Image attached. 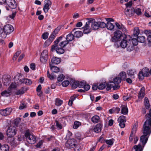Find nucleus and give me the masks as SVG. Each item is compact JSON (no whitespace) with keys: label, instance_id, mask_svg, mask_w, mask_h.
<instances>
[{"label":"nucleus","instance_id":"4be33fe9","mask_svg":"<svg viewBox=\"0 0 151 151\" xmlns=\"http://www.w3.org/2000/svg\"><path fill=\"white\" fill-rule=\"evenodd\" d=\"M128 75L132 78H134V75L136 73V71L134 70L130 69L127 71Z\"/></svg>","mask_w":151,"mask_h":151},{"label":"nucleus","instance_id":"13d9d810","mask_svg":"<svg viewBox=\"0 0 151 151\" xmlns=\"http://www.w3.org/2000/svg\"><path fill=\"white\" fill-rule=\"evenodd\" d=\"M99 26V28H104L106 27V24L104 22H98Z\"/></svg>","mask_w":151,"mask_h":151},{"label":"nucleus","instance_id":"2eb2a0df","mask_svg":"<svg viewBox=\"0 0 151 151\" xmlns=\"http://www.w3.org/2000/svg\"><path fill=\"white\" fill-rule=\"evenodd\" d=\"M141 140V139H140ZM140 141H141L140 140ZM141 142L142 143L143 145V146L142 147V145L140 144H139L138 145H134L133 148H132V150H134L135 151H142L143 150V148L146 143L145 144L144 143H143L141 141Z\"/></svg>","mask_w":151,"mask_h":151},{"label":"nucleus","instance_id":"c9c22d12","mask_svg":"<svg viewBox=\"0 0 151 151\" xmlns=\"http://www.w3.org/2000/svg\"><path fill=\"white\" fill-rule=\"evenodd\" d=\"M63 101L60 99L59 98L56 99L55 101V105L57 106H60L63 103Z\"/></svg>","mask_w":151,"mask_h":151},{"label":"nucleus","instance_id":"58836bf2","mask_svg":"<svg viewBox=\"0 0 151 151\" xmlns=\"http://www.w3.org/2000/svg\"><path fill=\"white\" fill-rule=\"evenodd\" d=\"M74 36L76 37H79L82 36L83 34L81 31L78 30L74 32Z\"/></svg>","mask_w":151,"mask_h":151},{"label":"nucleus","instance_id":"69168bd1","mask_svg":"<svg viewBox=\"0 0 151 151\" xmlns=\"http://www.w3.org/2000/svg\"><path fill=\"white\" fill-rule=\"evenodd\" d=\"M138 76L139 79L142 80L143 79L144 77L145 76L144 75V74L142 71H141L139 72Z\"/></svg>","mask_w":151,"mask_h":151},{"label":"nucleus","instance_id":"a18cd8bd","mask_svg":"<svg viewBox=\"0 0 151 151\" xmlns=\"http://www.w3.org/2000/svg\"><path fill=\"white\" fill-rule=\"evenodd\" d=\"M118 122H126L125 117L123 115L120 116L118 118Z\"/></svg>","mask_w":151,"mask_h":151},{"label":"nucleus","instance_id":"052dcab7","mask_svg":"<svg viewBox=\"0 0 151 151\" xmlns=\"http://www.w3.org/2000/svg\"><path fill=\"white\" fill-rule=\"evenodd\" d=\"M85 84H86V82L84 81H81L80 82L78 81V87L79 88H83Z\"/></svg>","mask_w":151,"mask_h":151},{"label":"nucleus","instance_id":"09e8293b","mask_svg":"<svg viewBox=\"0 0 151 151\" xmlns=\"http://www.w3.org/2000/svg\"><path fill=\"white\" fill-rule=\"evenodd\" d=\"M47 76L48 78H49L51 80L53 79L56 77L55 76L53 75L52 73L50 74L49 73V70L47 71Z\"/></svg>","mask_w":151,"mask_h":151},{"label":"nucleus","instance_id":"de8ad7c7","mask_svg":"<svg viewBox=\"0 0 151 151\" xmlns=\"http://www.w3.org/2000/svg\"><path fill=\"white\" fill-rule=\"evenodd\" d=\"M131 42L132 43L133 45V46L134 47V45H136L138 44V40H137V39L136 38H134L133 39H131Z\"/></svg>","mask_w":151,"mask_h":151},{"label":"nucleus","instance_id":"72a5a7b5","mask_svg":"<svg viewBox=\"0 0 151 151\" xmlns=\"http://www.w3.org/2000/svg\"><path fill=\"white\" fill-rule=\"evenodd\" d=\"M139 33V28L137 27H135L133 33V35L134 36V37L137 38Z\"/></svg>","mask_w":151,"mask_h":151},{"label":"nucleus","instance_id":"8fccbe9b","mask_svg":"<svg viewBox=\"0 0 151 151\" xmlns=\"http://www.w3.org/2000/svg\"><path fill=\"white\" fill-rule=\"evenodd\" d=\"M32 83V81L30 79L25 78L24 83L27 85H30Z\"/></svg>","mask_w":151,"mask_h":151},{"label":"nucleus","instance_id":"bf43d9fd","mask_svg":"<svg viewBox=\"0 0 151 151\" xmlns=\"http://www.w3.org/2000/svg\"><path fill=\"white\" fill-rule=\"evenodd\" d=\"M21 121V119L20 118L18 117L16 118L14 120V124L16 126L18 127L19 123Z\"/></svg>","mask_w":151,"mask_h":151},{"label":"nucleus","instance_id":"37998d69","mask_svg":"<svg viewBox=\"0 0 151 151\" xmlns=\"http://www.w3.org/2000/svg\"><path fill=\"white\" fill-rule=\"evenodd\" d=\"M81 125V124L80 122L78 121H76L74 122L73 128L74 129H77L79 126H80Z\"/></svg>","mask_w":151,"mask_h":151},{"label":"nucleus","instance_id":"3c124183","mask_svg":"<svg viewBox=\"0 0 151 151\" xmlns=\"http://www.w3.org/2000/svg\"><path fill=\"white\" fill-rule=\"evenodd\" d=\"M0 37L3 38H6V34L4 33V29L1 28H0Z\"/></svg>","mask_w":151,"mask_h":151},{"label":"nucleus","instance_id":"f704fd0d","mask_svg":"<svg viewBox=\"0 0 151 151\" xmlns=\"http://www.w3.org/2000/svg\"><path fill=\"white\" fill-rule=\"evenodd\" d=\"M9 147L7 145H3L0 148V151H9Z\"/></svg>","mask_w":151,"mask_h":151},{"label":"nucleus","instance_id":"9d476101","mask_svg":"<svg viewBox=\"0 0 151 151\" xmlns=\"http://www.w3.org/2000/svg\"><path fill=\"white\" fill-rule=\"evenodd\" d=\"M125 9V14L127 17H131L134 15V9L132 8L130 9Z\"/></svg>","mask_w":151,"mask_h":151},{"label":"nucleus","instance_id":"1a4fd4ad","mask_svg":"<svg viewBox=\"0 0 151 151\" xmlns=\"http://www.w3.org/2000/svg\"><path fill=\"white\" fill-rule=\"evenodd\" d=\"M12 111V109L7 108L5 109L0 110V114L3 116H6L9 115Z\"/></svg>","mask_w":151,"mask_h":151},{"label":"nucleus","instance_id":"c85d7f7f","mask_svg":"<svg viewBox=\"0 0 151 151\" xmlns=\"http://www.w3.org/2000/svg\"><path fill=\"white\" fill-rule=\"evenodd\" d=\"M142 72L144 74V75L146 77H148L150 74V71L149 69L147 68H145L142 70Z\"/></svg>","mask_w":151,"mask_h":151},{"label":"nucleus","instance_id":"7ed1b4c3","mask_svg":"<svg viewBox=\"0 0 151 151\" xmlns=\"http://www.w3.org/2000/svg\"><path fill=\"white\" fill-rule=\"evenodd\" d=\"M62 36H60L54 42V44L52 46L51 49V51H53L55 50L56 52L59 54H61L64 52L65 51L63 48L57 47H58V44L60 41L62 40Z\"/></svg>","mask_w":151,"mask_h":151},{"label":"nucleus","instance_id":"a19ab883","mask_svg":"<svg viewBox=\"0 0 151 151\" xmlns=\"http://www.w3.org/2000/svg\"><path fill=\"white\" fill-rule=\"evenodd\" d=\"M137 40L138 42L141 43L144 42L145 41V37L143 36H137Z\"/></svg>","mask_w":151,"mask_h":151},{"label":"nucleus","instance_id":"b1692460","mask_svg":"<svg viewBox=\"0 0 151 151\" xmlns=\"http://www.w3.org/2000/svg\"><path fill=\"white\" fill-rule=\"evenodd\" d=\"M11 92V90L9 89L8 90H6L2 92L1 93V94L3 96L8 97L10 96Z\"/></svg>","mask_w":151,"mask_h":151},{"label":"nucleus","instance_id":"c756f323","mask_svg":"<svg viewBox=\"0 0 151 151\" xmlns=\"http://www.w3.org/2000/svg\"><path fill=\"white\" fill-rule=\"evenodd\" d=\"M74 35L72 33H70L68 34L66 37V40L68 41H71L74 40Z\"/></svg>","mask_w":151,"mask_h":151},{"label":"nucleus","instance_id":"aec40b11","mask_svg":"<svg viewBox=\"0 0 151 151\" xmlns=\"http://www.w3.org/2000/svg\"><path fill=\"white\" fill-rule=\"evenodd\" d=\"M102 125L100 124H98L94 127L93 130L95 132L98 133L100 132L101 130Z\"/></svg>","mask_w":151,"mask_h":151},{"label":"nucleus","instance_id":"79ce46f5","mask_svg":"<svg viewBox=\"0 0 151 151\" xmlns=\"http://www.w3.org/2000/svg\"><path fill=\"white\" fill-rule=\"evenodd\" d=\"M106 143L108 145V147H109L112 145L114 142V140L112 139L106 140L105 141Z\"/></svg>","mask_w":151,"mask_h":151},{"label":"nucleus","instance_id":"9b49d317","mask_svg":"<svg viewBox=\"0 0 151 151\" xmlns=\"http://www.w3.org/2000/svg\"><path fill=\"white\" fill-rule=\"evenodd\" d=\"M65 145L68 148H70L74 147L76 144L73 140L69 139L66 142Z\"/></svg>","mask_w":151,"mask_h":151},{"label":"nucleus","instance_id":"cd10ccee","mask_svg":"<svg viewBox=\"0 0 151 151\" xmlns=\"http://www.w3.org/2000/svg\"><path fill=\"white\" fill-rule=\"evenodd\" d=\"M144 91V87L142 88L140 91L138 95L139 98L142 99L144 97L145 95Z\"/></svg>","mask_w":151,"mask_h":151},{"label":"nucleus","instance_id":"6e6d98bb","mask_svg":"<svg viewBox=\"0 0 151 151\" xmlns=\"http://www.w3.org/2000/svg\"><path fill=\"white\" fill-rule=\"evenodd\" d=\"M76 98V97H74L73 96H71L70 98L68 103V105L69 106H71L72 105L73 101Z\"/></svg>","mask_w":151,"mask_h":151},{"label":"nucleus","instance_id":"f3484780","mask_svg":"<svg viewBox=\"0 0 151 151\" xmlns=\"http://www.w3.org/2000/svg\"><path fill=\"white\" fill-rule=\"evenodd\" d=\"M78 81H76L73 79H71L70 84L71 85L72 89H75L78 87Z\"/></svg>","mask_w":151,"mask_h":151},{"label":"nucleus","instance_id":"c03bdc74","mask_svg":"<svg viewBox=\"0 0 151 151\" xmlns=\"http://www.w3.org/2000/svg\"><path fill=\"white\" fill-rule=\"evenodd\" d=\"M48 52L47 50H44L41 53V56L44 57L45 58H48Z\"/></svg>","mask_w":151,"mask_h":151},{"label":"nucleus","instance_id":"5701e85b","mask_svg":"<svg viewBox=\"0 0 151 151\" xmlns=\"http://www.w3.org/2000/svg\"><path fill=\"white\" fill-rule=\"evenodd\" d=\"M27 90V88L24 87H22L16 92V94L17 95L22 94H24L25 93V92Z\"/></svg>","mask_w":151,"mask_h":151},{"label":"nucleus","instance_id":"a211bd4d","mask_svg":"<svg viewBox=\"0 0 151 151\" xmlns=\"http://www.w3.org/2000/svg\"><path fill=\"white\" fill-rule=\"evenodd\" d=\"M113 81H111L108 83H106V86L107 87L106 88V90L107 91H109L110 90L111 88H113L114 89L116 90L117 89L116 88L115 86H114L113 83Z\"/></svg>","mask_w":151,"mask_h":151},{"label":"nucleus","instance_id":"6ab92c4d","mask_svg":"<svg viewBox=\"0 0 151 151\" xmlns=\"http://www.w3.org/2000/svg\"><path fill=\"white\" fill-rule=\"evenodd\" d=\"M51 61L53 64L57 65L60 63L61 62V59L55 57H53L51 59Z\"/></svg>","mask_w":151,"mask_h":151},{"label":"nucleus","instance_id":"6e6552de","mask_svg":"<svg viewBox=\"0 0 151 151\" xmlns=\"http://www.w3.org/2000/svg\"><path fill=\"white\" fill-rule=\"evenodd\" d=\"M5 3L11 9H14L17 7V4L15 0H5Z\"/></svg>","mask_w":151,"mask_h":151},{"label":"nucleus","instance_id":"412c9836","mask_svg":"<svg viewBox=\"0 0 151 151\" xmlns=\"http://www.w3.org/2000/svg\"><path fill=\"white\" fill-rule=\"evenodd\" d=\"M15 138L14 137H7L6 139L7 142L12 145L15 144Z\"/></svg>","mask_w":151,"mask_h":151},{"label":"nucleus","instance_id":"393cba45","mask_svg":"<svg viewBox=\"0 0 151 151\" xmlns=\"http://www.w3.org/2000/svg\"><path fill=\"white\" fill-rule=\"evenodd\" d=\"M121 113L123 114H127L128 112V109L127 106L124 105H122L121 106Z\"/></svg>","mask_w":151,"mask_h":151},{"label":"nucleus","instance_id":"dca6fc26","mask_svg":"<svg viewBox=\"0 0 151 151\" xmlns=\"http://www.w3.org/2000/svg\"><path fill=\"white\" fill-rule=\"evenodd\" d=\"M90 23H91V26L92 29L93 30L97 29L99 28V22H92L91 20Z\"/></svg>","mask_w":151,"mask_h":151},{"label":"nucleus","instance_id":"e433bc0d","mask_svg":"<svg viewBox=\"0 0 151 151\" xmlns=\"http://www.w3.org/2000/svg\"><path fill=\"white\" fill-rule=\"evenodd\" d=\"M114 26L110 22H107L106 23V27L108 29L112 30L114 28Z\"/></svg>","mask_w":151,"mask_h":151},{"label":"nucleus","instance_id":"4468645a","mask_svg":"<svg viewBox=\"0 0 151 151\" xmlns=\"http://www.w3.org/2000/svg\"><path fill=\"white\" fill-rule=\"evenodd\" d=\"M121 80L119 78V77H116L114 78L113 79V83L114 84V86H115L116 88L118 89L119 88V83H120L121 82Z\"/></svg>","mask_w":151,"mask_h":151},{"label":"nucleus","instance_id":"4c0bfd02","mask_svg":"<svg viewBox=\"0 0 151 151\" xmlns=\"http://www.w3.org/2000/svg\"><path fill=\"white\" fill-rule=\"evenodd\" d=\"M100 119L99 117L97 115L93 116L91 118V121L94 123H97L99 122Z\"/></svg>","mask_w":151,"mask_h":151},{"label":"nucleus","instance_id":"20e7f679","mask_svg":"<svg viewBox=\"0 0 151 151\" xmlns=\"http://www.w3.org/2000/svg\"><path fill=\"white\" fill-rule=\"evenodd\" d=\"M25 136L28 142L31 144H34L36 142V138L35 136L31 134L29 130H27L25 134Z\"/></svg>","mask_w":151,"mask_h":151},{"label":"nucleus","instance_id":"e2e57ef3","mask_svg":"<svg viewBox=\"0 0 151 151\" xmlns=\"http://www.w3.org/2000/svg\"><path fill=\"white\" fill-rule=\"evenodd\" d=\"M52 42L49 39L47 40L44 43V46L45 47H46L49 46Z\"/></svg>","mask_w":151,"mask_h":151},{"label":"nucleus","instance_id":"5fc2aeb1","mask_svg":"<svg viewBox=\"0 0 151 151\" xmlns=\"http://www.w3.org/2000/svg\"><path fill=\"white\" fill-rule=\"evenodd\" d=\"M21 53V51H18L16 52L15 54L14 55L13 57V59L14 60H16L17 57Z\"/></svg>","mask_w":151,"mask_h":151},{"label":"nucleus","instance_id":"a878e982","mask_svg":"<svg viewBox=\"0 0 151 151\" xmlns=\"http://www.w3.org/2000/svg\"><path fill=\"white\" fill-rule=\"evenodd\" d=\"M119 78L121 80L125 81L127 77L126 73L124 71L121 72L119 75Z\"/></svg>","mask_w":151,"mask_h":151},{"label":"nucleus","instance_id":"2f4dec72","mask_svg":"<svg viewBox=\"0 0 151 151\" xmlns=\"http://www.w3.org/2000/svg\"><path fill=\"white\" fill-rule=\"evenodd\" d=\"M144 103L146 109H148L150 108V104L149 101L147 98L145 97V98Z\"/></svg>","mask_w":151,"mask_h":151},{"label":"nucleus","instance_id":"473e14b6","mask_svg":"<svg viewBox=\"0 0 151 151\" xmlns=\"http://www.w3.org/2000/svg\"><path fill=\"white\" fill-rule=\"evenodd\" d=\"M98 89L99 90H103L104 89L106 86V82L101 83H98Z\"/></svg>","mask_w":151,"mask_h":151},{"label":"nucleus","instance_id":"4d7b16f0","mask_svg":"<svg viewBox=\"0 0 151 151\" xmlns=\"http://www.w3.org/2000/svg\"><path fill=\"white\" fill-rule=\"evenodd\" d=\"M65 78V76L63 74H60L57 78V80L58 82H60L63 81Z\"/></svg>","mask_w":151,"mask_h":151},{"label":"nucleus","instance_id":"bb28decb","mask_svg":"<svg viewBox=\"0 0 151 151\" xmlns=\"http://www.w3.org/2000/svg\"><path fill=\"white\" fill-rule=\"evenodd\" d=\"M50 69L53 72L58 73L60 69L58 67L52 66L51 64H50Z\"/></svg>","mask_w":151,"mask_h":151},{"label":"nucleus","instance_id":"0eeeda50","mask_svg":"<svg viewBox=\"0 0 151 151\" xmlns=\"http://www.w3.org/2000/svg\"><path fill=\"white\" fill-rule=\"evenodd\" d=\"M3 29L4 33L6 34V37L7 34H10L13 31L14 29L11 25L7 24L4 26Z\"/></svg>","mask_w":151,"mask_h":151},{"label":"nucleus","instance_id":"f257e3e1","mask_svg":"<svg viewBox=\"0 0 151 151\" xmlns=\"http://www.w3.org/2000/svg\"><path fill=\"white\" fill-rule=\"evenodd\" d=\"M149 112L148 118L143 125V135L141 137V141L145 144L147 142L149 136L151 133V109Z\"/></svg>","mask_w":151,"mask_h":151},{"label":"nucleus","instance_id":"7c9ffc66","mask_svg":"<svg viewBox=\"0 0 151 151\" xmlns=\"http://www.w3.org/2000/svg\"><path fill=\"white\" fill-rule=\"evenodd\" d=\"M145 34L148 35L147 40L148 42H151V31L150 30H145Z\"/></svg>","mask_w":151,"mask_h":151},{"label":"nucleus","instance_id":"603ef678","mask_svg":"<svg viewBox=\"0 0 151 151\" xmlns=\"http://www.w3.org/2000/svg\"><path fill=\"white\" fill-rule=\"evenodd\" d=\"M132 1H130L129 2L126 4L125 5L126 6V8L125 9H129V8H130V9L134 8L132 6Z\"/></svg>","mask_w":151,"mask_h":151},{"label":"nucleus","instance_id":"f03ea898","mask_svg":"<svg viewBox=\"0 0 151 151\" xmlns=\"http://www.w3.org/2000/svg\"><path fill=\"white\" fill-rule=\"evenodd\" d=\"M129 36H126L123 38L119 43L120 46L123 48H126L127 51H131L134 49V47L132 43L131 40L129 39Z\"/></svg>","mask_w":151,"mask_h":151},{"label":"nucleus","instance_id":"49530a36","mask_svg":"<svg viewBox=\"0 0 151 151\" xmlns=\"http://www.w3.org/2000/svg\"><path fill=\"white\" fill-rule=\"evenodd\" d=\"M68 43V41L66 40L62 41L60 42L59 45V46L63 48L65 47L66 45Z\"/></svg>","mask_w":151,"mask_h":151},{"label":"nucleus","instance_id":"ea45409f","mask_svg":"<svg viewBox=\"0 0 151 151\" xmlns=\"http://www.w3.org/2000/svg\"><path fill=\"white\" fill-rule=\"evenodd\" d=\"M116 25L118 29L122 30V31L124 32H125L126 31V29L122 24L120 25L118 23H116Z\"/></svg>","mask_w":151,"mask_h":151},{"label":"nucleus","instance_id":"680f3d73","mask_svg":"<svg viewBox=\"0 0 151 151\" xmlns=\"http://www.w3.org/2000/svg\"><path fill=\"white\" fill-rule=\"evenodd\" d=\"M70 83V82L68 80L64 81L62 83V85L63 87H66L68 86Z\"/></svg>","mask_w":151,"mask_h":151},{"label":"nucleus","instance_id":"f8f14e48","mask_svg":"<svg viewBox=\"0 0 151 151\" xmlns=\"http://www.w3.org/2000/svg\"><path fill=\"white\" fill-rule=\"evenodd\" d=\"M126 36V35L125 34H122V32L120 31H118L114 32V37L117 40H118L119 39L122 40Z\"/></svg>","mask_w":151,"mask_h":151},{"label":"nucleus","instance_id":"423d86ee","mask_svg":"<svg viewBox=\"0 0 151 151\" xmlns=\"http://www.w3.org/2000/svg\"><path fill=\"white\" fill-rule=\"evenodd\" d=\"M16 133V129L14 127H9L7 130L6 132L7 137H14Z\"/></svg>","mask_w":151,"mask_h":151},{"label":"nucleus","instance_id":"774afa93","mask_svg":"<svg viewBox=\"0 0 151 151\" xmlns=\"http://www.w3.org/2000/svg\"><path fill=\"white\" fill-rule=\"evenodd\" d=\"M48 35L49 33L47 32H44L42 35V38L44 40H46L47 38Z\"/></svg>","mask_w":151,"mask_h":151},{"label":"nucleus","instance_id":"0e129e2a","mask_svg":"<svg viewBox=\"0 0 151 151\" xmlns=\"http://www.w3.org/2000/svg\"><path fill=\"white\" fill-rule=\"evenodd\" d=\"M48 58H45L44 57L41 56L40 60L41 63H45L47 61Z\"/></svg>","mask_w":151,"mask_h":151},{"label":"nucleus","instance_id":"ddd939ff","mask_svg":"<svg viewBox=\"0 0 151 151\" xmlns=\"http://www.w3.org/2000/svg\"><path fill=\"white\" fill-rule=\"evenodd\" d=\"M90 22V21L87 22L85 26L83 27V33L88 34L90 32L91 30L89 28V26Z\"/></svg>","mask_w":151,"mask_h":151},{"label":"nucleus","instance_id":"864d4df0","mask_svg":"<svg viewBox=\"0 0 151 151\" xmlns=\"http://www.w3.org/2000/svg\"><path fill=\"white\" fill-rule=\"evenodd\" d=\"M136 13L138 15H140L142 14L141 9L139 8L134 9V14Z\"/></svg>","mask_w":151,"mask_h":151},{"label":"nucleus","instance_id":"39448f33","mask_svg":"<svg viewBox=\"0 0 151 151\" xmlns=\"http://www.w3.org/2000/svg\"><path fill=\"white\" fill-rule=\"evenodd\" d=\"M52 4V2L50 0H45L43 10L45 13L48 12L51 7Z\"/></svg>","mask_w":151,"mask_h":151},{"label":"nucleus","instance_id":"338daca9","mask_svg":"<svg viewBox=\"0 0 151 151\" xmlns=\"http://www.w3.org/2000/svg\"><path fill=\"white\" fill-rule=\"evenodd\" d=\"M27 107V105L24 102L20 104L19 107V109H22L24 108H26Z\"/></svg>","mask_w":151,"mask_h":151}]
</instances>
